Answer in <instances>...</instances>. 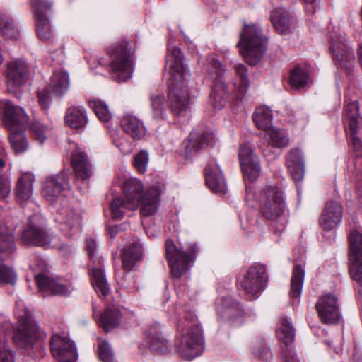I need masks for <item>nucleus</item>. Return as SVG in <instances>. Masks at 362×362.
<instances>
[{
    "instance_id": "f257e3e1",
    "label": "nucleus",
    "mask_w": 362,
    "mask_h": 362,
    "mask_svg": "<svg viewBox=\"0 0 362 362\" xmlns=\"http://www.w3.org/2000/svg\"><path fill=\"white\" fill-rule=\"evenodd\" d=\"M165 67L170 74L168 88L170 110L177 117H184L190 112L192 101L187 88L189 74L183 64L180 48L168 45Z\"/></svg>"
},
{
    "instance_id": "f03ea898",
    "label": "nucleus",
    "mask_w": 362,
    "mask_h": 362,
    "mask_svg": "<svg viewBox=\"0 0 362 362\" xmlns=\"http://www.w3.org/2000/svg\"><path fill=\"white\" fill-rule=\"evenodd\" d=\"M245 201L253 199L259 202L262 215L272 219V227L277 233H282L287 223L286 204L281 190L276 186H267L258 192H254L251 187H246Z\"/></svg>"
},
{
    "instance_id": "7ed1b4c3",
    "label": "nucleus",
    "mask_w": 362,
    "mask_h": 362,
    "mask_svg": "<svg viewBox=\"0 0 362 362\" xmlns=\"http://www.w3.org/2000/svg\"><path fill=\"white\" fill-rule=\"evenodd\" d=\"M3 112L4 125L11 131L9 142L15 153L25 152L28 147V142L21 128L28 124L29 117L24 109L16 106L10 100H4L0 103Z\"/></svg>"
},
{
    "instance_id": "20e7f679",
    "label": "nucleus",
    "mask_w": 362,
    "mask_h": 362,
    "mask_svg": "<svg viewBox=\"0 0 362 362\" xmlns=\"http://www.w3.org/2000/svg\"><path fill=\"white\" fill-rule=\"evenodd\" d=\"M122 192L130 207L138 209L141 206L140 213L142 216H150L156 213L160 200L157 189L150 188L144 192L141 182L130 177L124 181Z\"/></svg>"
},
{
    "instance_id": "39448f33",
    "label": "nucleus",
    "mask_w": 362,
    "mask_h": 362,
    "mask_svg": "<svg viewBox=\"0 0 362 362\" xmlns=\"http://www.w3.org/2000/svg\"><path fill=\"white\" fill-rule=\"evenodd\" d=\"M180 335L177 338L175 347L180 356L192 360L202 354L204 349L202 329L195 317L185 319L178 325Z\"/></svg>"
},
{
    "instance_id": "423d86ee",
    "label": "nucleus",
    "mask_w": 362,
    "mask_h": 362,
    "mask_svg": "<svg viewBox=\"0 0 362 362\" xmlns=\"http://www.w3.org/2000/svg\"><path fill=\"white\" fill-rule=\"evenodd\" d=\"M243 25L237 46L240 47L245 62L255 65L260 61L266 52L267 39L257 24L247 25L243 21Z\"/></svg>"
},
{
    "instance_id": "0eeeda50",
    "label": "nucleus",
    "mask_w": 362,
    "mask_h": 362,
    "mask_svg": "<svg viewBox=\"0 0 362 362\" xmlns=\"http://www.w3.org/2000/svg\"><path fill=\"white\" fill-rule=\"evenodd\" d=\"M126 40L116 44L108 49L111 59L110 69L114 78L118 82H124L131 78L133 73L132 56L134 50Z\"/></svg>"
},
{
    "instance_id": "6e6552de",
    "label": "nucleus",
    "mask_w": 362,
    "mask_h": 362,
    "mask_svg": "<svg viewBox=\"0 0 362 362\" xmlns=\"http://www.w3.org/2000/svg\"><path fill=\"white\" fill-rule=\"evenodd\" d=\"M199 250L196 243H191L187 253L178 249L172 240H166L165 255L173 278L180 279L188 270Z\"/></svg>"
},
{
    "instance_id": "1a4fd4ad",
    "label": "nucleus",
    "mask_w": 362,
    "mask_h": 362,
    "mask_svg": "<svg viewBox=\"0 0 362 362\" xmlns=\"http://www.w3.org/2000/svg\"><path fill=\"white\" fill-rule=\"evenodd\" d=\"M16 314L20 318L19 325L14 335V341L21 346L28 348L33 345L37 327L30 318V314L25 309L22 300L16 302Z\"/></svg>"
},
{
    "instance_id": "9d476101",
    "label": "nucleus",
    "mask_w": 362,
    "mask_h": 362,
    "mask_svg": "<svg viewBox=\"0 0 362 362\" xmlns=\"http://www.w3.org/2000/svg\"><path fill=\"white\" fill-rule=\"evenodd\" d=\"M267 281L266 267L263 264H256L248 269L239 281V285L247 297L252 300L257 298L264 290Z\"/></svg>"
},
{
    "instance_id": "9b49d317",
    "label": "nucleus",
    "mask_w": 362,
    "mask_h": 362,
    "mask_svg": "<svg viewBox=\"0 0 362 362\" xmlns=\"http://www.w3.org/2000/svg\"><path fill=\"white\" fill-rule=\"evenodd\" d=\"M349 241L350 275L362 287V232L358 230H352Z\"/></svg>"
},
{
    "instance_id": "f8f14e48",
    "label": "nucleus",
    "mask_w": 362,
    "mask_h": 362,
    "mask_svg": "<svg viewBox=\"0 0 362 362\" xmlns=\"http://www.w3.org/2000/svg\"><path fill=\"white\" fill-rule=\"evenodd\" d=\"M358 103L356 100L349 103L345 107L344 125L349 135L353 149L357 156H362V141L358 137V129L361 126V119L358 115Z\"/></svg>"
},
{
    "instance_id": "ddd939ff",
    "label": "nucleus",
    "mask_w": 362,
    "mask_h": 362,
    "mask_svg": "<svg viewBox=\"0 0 362 362\" xmlns=\"http://www.w3.org/2000/svg\"><path fill=\"white\" fill-rule=\"evenodd\" d=\"M28 66L22 59H15L7 64L6 76L8 90L16 95L20 96V88L28 78Z\"/></svg>"
},
{
    "instance_id": "4468645a",
    "label": "nucleus",
    "mask_w": 362,
    "mask_h": 362,
    "mask_svg": "<svg viewBox=\"0 0 362 362\" xmlns=\"http://www.w3.org/2000/svg\"><path fill=\"white\" fill-rule=\"evenodd\" d=\"M50 349L53 357L59 362H75L77 358L75 344L64 333L52 337Z\"/></svg>"
},
{
    "instance_id": "2eb2a0df",
    "label": "nucleus",
    "mask_w": 362,
    "mask_h": 362,
    "mask_svg": "<svg viewBox=\"0 0 362 362\" xmlns=\"http://www.w3.org/2000/svg\"><path fill=\"white\" fill-rule=\"evenodd\" d=\"M330 50L337 66L350 72L355 62V55L353 49L346 43L345 38L341 35L337 39L331 37Z\"/></svg>"
},
{
    "instance_id": "dca6fc26",
    "label": "nucleus",
    "mask_w": 362,
    "mask_h": 362,
    "mask_svg": "<svg viewBox=\"0 0 362 362\" xmlns=\"http://www.w3.org/2000/svg\"><path fill=\"white\" fill-rule=\"evenodd\" d=\"M57 238L52 237L43 228L37 226H30L21 235L22 243L27 246L54 247L58 245Z\"/></svg>"
},
{
    "instance_id": "f3484780",
    "label": "nucleus",
    "mask_w": 362,
    "mask_h": 362,
    "mask_svg": "<svg viewBox=\"0 0 362 362\" xmlns=\"http://www.w3.org/2000/svg\"><path fill=\"white\" fill-rule=\"evenodd\" d=\"M35 280L39 291L45 295L67 296L73 291V287L69 283L58 277L52 278L45 274L40 273L35 276Z\"/></svg>"
},
{
    "instance_id": "a211bd4d",
    "label": "nucleus",
    "mask_w": 362,
    "mask_h": 362,
    "mask_svg": "<svg viewBox=\"0 0 362 362\" xmlns=\"http://www.w3.org/2000/svg\"><path fill=\"white\" fill-rule=\"evenodd\" d=\"M71 165L76 175V182L81 181L83 185L79 188L86 189L93 174L92 164L87 154L81 149L74 151L71 156Z\"/></svg>"
},
{
    "instance_id": "6ab92c4d",
    "label": "nucleus",
    "mask_w": 362,
    "mask_h": 362,
    "mask_svg": "<svg viewBox=\"0 0 362 362\" xmlns=\"http://www.w3.org/2000/svg\"><path fill=\"white\" fill-rule=\"evenodd\" d=\"M239 158L245 178L255 181L261 172L259 160L252 149L247 145L240 147Z\"/></svg>"
},
{
    "instance_id": "aec40b11",
    "label": "nucleus",
    "mask_w": 362,
    "mask_h": 362,
    "mask_svg": "<svg viewBox=\"0 0 362 362\" xmlns=\"http://www.w3.org/2000/svg\"><path fill=\"white\" fill-rule=\"evenodd\" d=\"M343 216V207L339 202L331 201L326 204L319 218L322 229L330 231L335 229L341 223Z\"/></svg>"
},
{
    "instance_id": "412c9836",
    "label": "nucleus",
    "mask_w": 362,
    "mask_h": 362,
    "mask_svg": "<svg viewBox=\"0 0 362 362\" xmlns=\"http://www.w3.org/2000/svg\"><path fill=\"white\" fill-rule=\"evenodd\" d=\"M143 345L155 354L165 353L169 349L168 341L163 336L158 323L151 325L145 331Z\"/></svg>"
},
{
    "instance_id": "4be33fe9",
    "label": "nucleus",
    "mask_w": 362,
    "mask_h": 362,
    "mask_svg": "<svg viewBox=\"0 0 362 362\" xmlns=\"http://www.w3.org/2000/svg\"><path fill=\"white\" fill-rule=\"evenodd\" d=\"M315 307L323 322L335 323L339 320V307L336 296L332 294L321 296L316 303Z\"/></svg>"
},
{
    "instance_id": "5701e85b",
    "label": "nucleus",
    "mask_w": 362,
    "mask_h": 362,
    "mask_svg": "<svg viewBox=\"0 0 362 362\" xmlns=\"http://www.w3.org/2000/svg\"><path fill=\"white\" fill-rule=\"evenodd\" d=\"M81 217L78 212L64 208L62 209L56 216V221L59 223L60 230L69 237L81 230Z\"/></svg>"
},
{
    "instance_id": "b1692460",
    "label": "nucleus",
    "mask_w": 362,
    "mask_h": 362,
    "mask_svg": "<svg viewBox=\"0 0 362 362\" xmlns=\"http://www.w3.org/2000/svg\"><path fill=\"white\" fill-rule=\"evenodd\" d=\"M71 187L67 173L65 171L61 172L56 176L47 179L45 183L42 193L45 197L52 202L63 191L69 189Z\"/></svg>"
},
{
    "instance_id": "393cba45",
    "label": "nucleus",
    "mask_w": 362,
    "mask_h": 362,
    "mask_svg": "<svg viewBox=\"0 0 362 362\" xmlns=\"http://www.w3.org/2000/svg\"><path fill=\"white\" fill-rule=\"evenodd\" d=\"M271 21L279 34H288L295 29L296 19L283 8L272 11Z\"/></svg>"
},
{
    "instance_id": "a878e982",
    "label": "nucleus",
    "mask_w": 362,
    "mask_h": 362,
    "mask_svg": "<svg viewBox=\"0 0 362 362\" xmlns=\"http://www.w3.org/2000/svg\"><path fill=\"white\" fill-rule=\"evenodd\" d=\"M217 313L220 317L227 318L233 322L242 323L243 319V310L240 305L230 297L224 298L221 305L218 306Z\"/></svg>"
},
{
    "instance_id": "bb28decb",
    "label": "nucleus",
    "mask_w": 362,
    "mask_h": 362,
    "mask_svg": "<svg viewBox=\"0 0 362 362\" xmlns=\"http://www.w3.org/2000/svg\"><path fill=\"white\" fill-rule=\"evenodd\" d=\"M206 184L214 193L223 194L227 191L222 172L218 166L209 165L205 168Z\"/></svg>"
},
{
    "instance_id": "cd10ccee",
    "label": "nucleus",
    "mask_w": 362,
    "mask_h": 362,
    "mask_svg": "<svg viewBox=\"0 0 362 362\" xmlns=\"http://www.w3.org/2000/svg\"><path fill=\"white\" fill-rule=\"evenodd\" d=\"M228 96L227 87L222 78V69L218 70L216 78L214 81L210 103L216 109L223 108Z\"/></svg>"
},
{
    "instance_id": "c85d7f7f",
    "label": "nucleus",
    "mask_w": 362,
    "mask_h": 362,
    "mask_svg": "<svg viewBox=\"0 0 362 362\" xmlns=\"http://www.w3.org/2000/svg\"><path fill=\"white\" fill-rule=\"evenodd\" d=\"M64 121L72 129L83 128L88 123L86 109L81 105L69 107L66 110Z\"/></svg>"
},
{
    "instance_id": "c756f323",
    "label": "nucleus",
    "mask_w": 362,
    "mask_h": 362,
    "mask_svg": "<svg viewBox=\"0 0 362 362\" xmlns=\"http://www.w3.org/2000/svg\"><path fill=\"white\" fill-rule=\"evenodd\" d=\"M34 181L35 176L30 173H23L19 178L16 187V199L19 202H27L31 198Z\"/></svg>"
},
{
    "instance_id": "7c9ffc66",
    "label": "nucleus",
    "mask_w": 362,
    "mask_h": 362,
    "mask_svg": "<svg viewBox=\"0 0 362 362\" xmlns=\"http://www.w3.org/2000/svg\"><path fill=\"white\" fill-rule=\"evenodd\" d=\"M15 250L16 245L12 233L6 226L0 225V260L8 259Z\"/></svg>"
},
{
    "instance_id": "2f4dec72",
    "label": "nucleus",
    "mask_w": 362,
    "mask_h": 362,
    "mask_svg": "<svg viewBox=\"0 0 362 362\" xmlns=\"http://www.w3.org/2000/svg\"><path fill=\"white\" fill-rule=\"evenodd\" d=\"M69 86V76L68 73L58 70L51 76L48 88L54 95L61 97L66 93Z\"/></svg>"
},
{
    "instance_id": "473e14b6",
    "label": "nucleus",
    "mask_w": 362,
    "mask_h": 362,
    "mask_svg": "<svg viewBox=\"0 0 362 362\" xmlns=\"http://www.w3.org/2000/svg\"><path fill=\"white\" fill-rule=\"evenodd\" d=\"M276 337L281 343V346L292 347L295 339V329L288 317H282L280 326L276 329Z\"/></svg>"
},
{
    "instance_id": "72a5a7b5",
    "label": "nucleus",
    "mask_w": 362,
    "mask_h": 362,
    "mask_svg": "<svg viewBox=\"0 0 362 362\" xmlns=\"http://www.w3.org/2000/svg\"><path fill=\"white\" fill-rule=\"evenodd\" d=\"M141 257V247L138 241H134L124 249L122 253V267L124 270L129 272L135 263Z\"/></svg>"
},
{
    "instance_id": "f704fd0d",
    "label": "nucleus",
    "mask_w": 362,
    "mask_h": 362,
    "mask_svg": "<svg viewBox=\"0 0 362 362\" xmlns=\"http://www.w3.org/2000/svg\"><path fill=\"white\" fill-rule=\"evenodd\" d=\"M305 270L300 264H296L293 269L291 280L290 298L298 300L303 285Z\"/></svg>"
},
{
    "instance_id": "c9c22d12",
    "label": "nucleus",
    "mask_w": 362,
    "mask_h": 362,
    "mask_svg": "<svg viewBox=\"0 0 362 362\" xmlns=\"http://www.w3.org/2000/svg\"><path fill=\"white\" fill-rule=\"evenodd\" d=\"M121 125L123 129L135 140H139L144 135L143 124L134 116L124 117L121 121Z\"/></svg>"
},
{
    "instance_id": "e433bc0d",
    "label": "nucleus",
    "mask_w": 362,
    "mask_h": 362,
    "mask_svg": "<svg viewBox=\"0 0 362 362\" xmlns=\"http://www.w3.org/2000/svg\"><path fill=\"white\" fill-rule=\"evenodd\" d=\"M122 314L115 308H107L100 315L99 325L106 332L117 326L120 322Z\"/></svg>"
},
{
    "instance_id": "4c0bfd02",
    "label": "nucleus",
    "mask_w": 362,
    "mask_h": 362,
    "mask_svg": "<svg viewBox=\"0 0 362 362\" xmlns=\"http://www.w3.org/2000/svg\"><path fill=\"white\" fill-rule=\"evenodd\" d=\"M272 110L264 106L257 107L252 115V119L257 127L264 132L273 127L272 124Z\"/></svg>"
},
{
    "instance_id": "58836bf2",
    "label": "nucleus",
    "mask_w": 362,
    "mask_h": 362,
    "mask_svg": "<svg viewBox=\"0 0 362 362\" xmlns=\"http://www.w3.org/2000/svg\"><path fill=\"white\" fill-rule=\"evenodd\" d=\"M211 136L209 134L199 135L197 132H191L189 136V140L185 144V151L187 156H190L208 146Z\"/></svg>"
},
{
    "instance_id": "ea45409f",
    "label": "nucleus",
    "mask_w": 362,
    "mask_h": 362,
    "mask_svg": "<svg viewBox=\"0 0 362 362\" xmlns=\"http://www.w3.org/2000/svg\"><path fill=\"white\" fill-rule=\"evenodd\" d=\"M0 33L8 40L18 36V30L13 19L6 13H0Z\"/></svg>"
},
{
    "instance_id": "a19ab883",
    "label": "nucleus",
    "mask_w": 362,
    "mask_h": 362,
    "mask_svg": "<svg viewBox=\"0 0 362 362\" xmlns=\"http://www.w3.org/2000/svg\"><path fill=\"white\" fill-rule=\"evenodd\" d=\"M91 282L95 291L103 297L109 293V286L103 270L101 268L93 269L91 272Z\"/></svg>"
},
{
    "instance_id": "79ce46f5",
    "label": "nucleus",
    "mask_w": 362,
    "mask_h": 362,
    "mask_svg": "<svg viewBox=\"0 0 362 362\" xmlns=\"http://www.w3.org/2000/svg\"><path fill=\"white\" fill-rule=\"evenodd\" d=\"M265 132L269 138V144L272 146L282 148L288 146L289 142L288 135L284 129L274 128L273 127Z\"/></svg>"
},
{
    "instance_id": "37998d69",
    "label": "nucleus",
    "mask_w": 362,
    "mask_h": 362,
    "mask_svg": "<svg viewBox=\"0 0 362 362\" xmlns=\"http://www.w3.org/2000/svg\"><path fill=\"white\" fill-rule=\"evenodd\" d=\"M136 208L129 206V202L122 197L114 198L110 203L112 218L115 220L122 219L128 211H134Z\"/></svg>"
},
{
    "instance_id": "c03bdc74",
    "label": "nucleus",
    "mask_w": 362,
    "mask_h": 362,
    "mask_svg": "<svg viewBox=\"0 0 362 362\" xmlns=\"http://www.w3.org/2000/svg\"><path fill=\"white\" fill-rule=\"evenodd\" d=\"M88 105L101 122H107L110 119L111 113L104 102L98 98H91L88 100Z\"/></svg>"
},
{
    "instance_id": "a18cd8bd",
    "label": "nucleus",
    "mask_w": 362,
    "mask_h": 362,
    "mask_svg": "<svg viewBox=\"0 0 362 362\" xmlns=\"http://www.w3.org/2000/svg\"><path fill=\"white\" fill-rule=\"evenodd\" d=\"M310 80L308 72L300 66H296L291 71L289 83L295 88L305 86Z\"/></svg>"
},
{
    "instance_id": "49530a36",
    "label": "nucleus",
    "mask_w": 362,
    "mask_h": 362,
    "mask_svg": "<svg viewBox=\"0 0 362 362\" xmlns=\"http://www.w3.org/2000/svg\"><path fill=\"white\" fill-rule=\"evenodd\" d=\"M152 115L154 119H163L165 116V97L163 94H154L150 98Z\"/></svg>"
},
{
    "instance_id": "de8ad7c7",
    "label": "nucleus",
    "mask_w": 362,
    "mask_h": 362,
    "mask_svg": "<svg viewBox=\"0 0 362 362\" xmlns=\"http://www.w3.org/2000/svg\"><path fill=\"white\" fill-rule=\"evenodd\" d=\"M31 6L36 22L48 20V14L52 8L49 1H33Z\"/></svg>"
},
{
    "instance_id": "09e8293b",
    "label": "nucleus",
    "mask_w": 362,
    "mask_h": 362,
    "mask_svg": "<svg viewBox=\"0 0 362 362\" xmlns=\"http://www.w3.org/2000/svg\"><path fill=\"white\" fill-rule=\"evenodd\" d=\"M235 71L237 75L238 76L240 80V84L238 88V97L240 99H241L246 93L249 86V80L247 78V69L245 65L238 64L235 66Z\"/></svg>"
},
{
    "instance_id": "8fccbe9b",
    "label": "nucleus",
    "mask_w": 362,
    "mask_h": 362,
    "mask_svg": "<svg viewBox=\"0 0 362 362\" xmlns=\"http://www.w3.org/2000/svg\"><path fill=\"white\" fill-rule=\"evenodd\" d=\"M30 128L35 141L42 144L47 139V134L49 132L48 127L40 121H34Z\"/></svg>"
},
{
    "instance_id": "3c124183",
    "label": "nucleus",
    "mask_w": 362,
    "mask_h": 362,
    "mask_svg": "<svg viewBox=\"0 0 362 362\" xmlns=\"http://www.w3.org/2000/svg\"><path fill=\"white\" fill-rule=\"evenodd\" d=\"M4 260H0V284H14L16 274L10 267L4 264Z\"/></svg>"
},
{
    "instance_id": "603ef678",
    "label": "nucleus",
    "mask_w": 362,
    "mask_h": 362,
    "mask_svg": "<svg viewBox=\"0 0 362 362\" xmlns=\"http://www.w3.org/2000/svg\"><path fill=\"white\" fill-rule=\"evenodd\" d=\"M98 354L102 362H112L114 360L113 351L105 340L100 341L98 345Z\"/></svg>"
},
{
    "instance_id": "864d4df0",
    "label": "nucleus",
    "mask_w": 362,
    "mask_h": 362,
    "mask_svg": "<svg viewBox=\"0 0 362 362\" xmlns=\"http://www.w3.org/2000/svg\"><path fill=\"white\" fill-rule=\"evenodd\" d=\"M37 35L42 40H49L52 38V33L49 20H40L36 22Z\"/></svg>"
},
{
    "instance_id": "5fc2aeb1",
    "label": "nucleus",
    "mask_w": 362,
    "mask_h": 362,
    "mask_svg": "<svg viewBox=\"0 0 362 362\" xmlns=\"http://www.w3.org/2000/svg\"><path fill=\"white\" fill-rule=\"evenodd\" d=\"M148 162V154L145 151H141L134 156V165L138 172L144 173L146 170Z\"/></svg>"
},
{
    "instance_id": "6e6d98bb",
    "label": "nucleus",
    "mask_w": 362,
    "mask_h": 362,
    "mask_svg": "<svg viewBox=\"0 0 362 362\" xmlns=\"http://www.w3.org/2000/svg\"><path fill=\"white\" fill-rule=\"evenodd\" d=\"M254 355L261 359L268 360L271 358L272 354L269 349L266 346L264 341H257L253 346Z\"/></svg>"
},
{
    "instance_id": "4d7b16f0",
    "label": "nucleus",
    "mask_w": 362,
    "mask_h": 362,
    "mask_svg": "<svg viewBox=\"0 0 362 362\" xmlns=\"http://www.w3.org/2000/svg\"><path fill=\"white\" fill-rule=\"evenodd\" d=\"M0 362H15L14 351L1 340H0Z\"/></svg>"
},
{
    "instance_id": "13d9d810",
    "label": "nucleus",
    "mask_w": 362,
    "mask_h": 362,
    "mask_svg": "<svg viewBox=\"0 0 362 362\" xmlns=\"http://www.w3.org/2000/svg\"><path fill=\"white\" fill-rule=\"evenodd\" d=\"M305 165L304 158L299 148H293L289 151L286 159V165Z\"/></svg>"
},
{
    "instance_id": "bf43d9fd",
    "label": "nucleus",
    "mask_w": 362,
    "mask_h": 362,
    "mask_svg": "<svg viewBox=\"0 0 362 362\" xmlns=\"http://www.w3.org/2000/svg\"><path fill=\"white\" fill-rule=\"evenodd\" d=\"M289 173L292 179L295 182H300L303 180L305 174V165H287Z\"/></svg>"
},
{
    "instance_id": "052dcab7",
    "label": "nucleus",
    "mask_w": 362,
    "mask_h": 362,
    "mask_svg": "<svg viewBox=\"0 0 362 362\" xmlns=\"http://www.w3.org/2000/svg\"><path fill=\"white\" fill-rule=\"evenodd\" d=\"M281 356L282 362H298L292 347L281 346Z\"/></svg>"
},
{
    "instance_id": "680f3d73",
    "label": "nucleus",
    "mask_w": 362,
    "mask_h": 362,
    "mask_svg": "<svg viewBox=\"0 0 362 362\" xmlns=\"http://www.w3.org/2000/svg\"><path fill=\"white\" fill-rule=\"evenodd\" d=\"M49 89L38 93L39 103L42 109L45 111L49 110L51 103V98L49 93Z\"/></svg>"
},
{
    "instance_id": "e2e57ef3",
    "label": "nucleus",
    "mask_w": 362,
    "mask_h": 362,
    "mask_svg": "<svg viewBox=\"0 0 362 362\" xmlns=\"http://www.w3.org/2000/svg\"><path fill=\"white\" fill-rule=\"evenodd\" d=\"M86 245H87V250L89 255L90 258L93 259L96 251V242L95 240L92 238H88L86 239Z\"/></svg>"
},
{
    "instance_id": "0e129e2a",
    "label": "nucleus",
    "mask_w": 362,
    "mask_h": 362,
    "mask_svg": "<svg viewBox=\"0 0 362 362\" xmlns=\"http://www.w3.org/2000/svg\"><path fill=\"white\" fill-rule=\"evenodd\" d=\"M121 230L120 225H115L108 227V233L111 238H114Z\"/></svg>"
},
{
    "instance_id": "69168bd1",
    "label": "nucleus",
    "mask_w": 362,
    "mask_h": 362,
    "mask_svg": "<svg viewBox=\"0 0 362 362\" xmlns=\"http://www.w3.org/2000/svg\"><path fill=\"white\" fill-rule=\"evenodd\" d=\"M315 1H305V9L307 11L313 9L315 6Z\"/></svg>"
},
{
    "instance_id": "338daca9",
    "label": "nucleus",
    "mask_w": 362,
    "mask_h": 362,
    "mask_svg": "<svg viewBox=\"0 0 362 362\" xmlns=\"http://www.w3.org/2000/svg\"><path fill=\"white\" fill-rule=\"evenodd\" d=\"M358 60L362 66V44L359 45L358 49Z\"/></svg>"
},
{
    "instance_id": "774afa93",
    "label": "nucleus",
    "mask_w": 362,
    "mask_h": 362,
    "mask_svg": "<svg viewBox=\"0 0 362 362\" xmlns=\"http://www.w3.org/2000/svg\"><path fill=\"white\" fill-rule=\"evenodd\" d=\"M93 315H95V308L93 304Z\"/></svg>"
}]
</instances>
